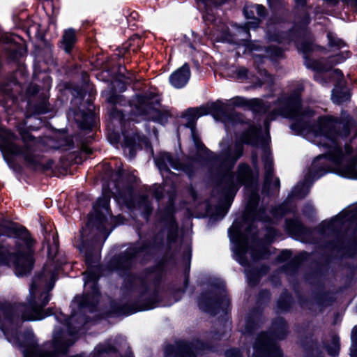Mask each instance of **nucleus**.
I'll return each instance as SVG.
<instances>
[{
    "label": "nucleus",
    "instance_id": "09e8293b",
    "mask_svg": "<svg viewBox=\"0 0 357 357\" xmlns=\"http://www.w3.org/2000/svg\"><path fill=\"white\" fill-rule=\"evenodd\" d=\"M118 139H115L114 141L111 142L112 144H115L118 142Z\"/></svg>",
    "mask_w": 357,
    "mask_h": 357
},
{
    "label": "nucleus",
    "instance_id": "79ce46f5",
    "mask_svg": "<svg viewBox=\"0 0 357 357\" xmlns=\"http://www.w3.org/2000/svg\"><path fill=\"white\" fill-rule=\"evenodd\" d=\"M297 6H303L306 1V0H295Z\"/></svg>",
    "mask_w": 357,
    "mask_h": 357
},
{
    "label": "nucleus",
    "instance_id": "ea45409f",
    "mask_svg": "<svg viewBox=\"0 0 357 357\" xmlns=\"http://www.w3.org/2000/svg\"><path fill=\"white\" fill-rule=\"evenodd\" d=\"M56 249H57V245H55V251L52 252L50 249L49 250V252H48L49 257H52V258L54 257V256L56 255Z\"/></svg>",
    "mask_w": 357,
    "mask_h": 357
},
{
    "label": "nucleus",
    "instance_id": "f257e3e1",
    "mask_svg": "<svg viewBox=\"0 0 357 357\" xmlns=\"http://www.w3.org/2000/svg\"><path fill=\"white\" fill-rule=\"evenodd\" d=\"M303 86H300L291 95L282 96L271 107L270 103L260 99L251 100L254 109L259 112L268 113L264 121L266 135L261 136L260 130L248 124L244 126L248 130L244 132L234 144H231L229 137L220 142V153L217 155L211 151L204 152L211 173L222 175L218 190L221 191L227 206L220 207L223 217L227 212L231 199L233 198L239 187L244 184L250 190L248 185L253 181V173L250 167L241 163L237 169L236 176L231 172L236 161L243 153V143L252 146L265 144L269 139V121L278 116L292 120L291 129L296 135H303L307 140L328 148L327 154L317 156L312 162L305 181L299 183L291 192V196L301 199L305 197L310 190L308 178L317 179L330 171L328 162L335 166V172L342 177L357 179V134L347 139L352 126V119L345 111H342L340 119L332 116L319 117L316 125H312L311 118L314 115L312 110L301 107L300 94ZM357 226V204L350 206L342 210L338 215L321 224V233L324 235L335 234L349 228Z\"/></svg>",
    "mask_w": 357,
    "mask_h": 357
},
{
    "label": "nucleus",
    "instance_id": "a19ab883",
    "mask_svg": "<svg viewBox=\"0 0 357 357\" xmlns=\"http://www.w3.org/2000/svg\"><path fill=\"white\" fill-rule=\"evenodd\" d=\"M312 206L309 205L306 207V208L305 209L304 212L307 213V214H310L311 211H312Z\"/></svg>",
    "mask_w": 357,
    "mask_h": 357
},
{
    "label": "nucleus",
    "instance_id": "5701e85b",
    "mask_svg": "<svg viewBox=\"0 0 357 357\" xmlns=\"http://www.w3.org/2000/svg\"><path fill=\"white\" fill-rule=\"evenodd\" d=\"M327 38L328 40L329 47L331 49H333L334 51H335L337 50H340L346 46L345 43L340 38H338L333 33H331V32L328 33Z\"/></svg>",
    "mask_w": 357,
    "mask_h": 357
},
{
    "label": "nucleus",
    "instance_id": "412c9836",
    "mask_svg": "<svg viewBox=\"0 0 357 357\" xmlns=\"http://www.w3.org/2000/svg\"><path fill=\"white\" fill-rule=\"evenodd\" d=\"M124 135V153L126 155H128L130 158H132L137 151V139H139V136L135 135L132 137H130L128 135Z\"/></svg>",
    "mask_w": 357,
    "mask_h": 357
},
{
    "label": "nucleus",
    "instance_id": "c756f323",
    "mask_svg": "<svg viewBox=\"0 0 357 357\" xmlns=\"http://www.w3.org/2000/svg\"><path fill=\"white\" fill-rule=\"evenodd\" d=\"M177 226L175 224L174 220H171V231L168 235V239L170 241H174L176 237Z\"/></svg>",
    "mask_w": 357,
    "mask_h": 357
},
{
    "label": "nucleus",
    "instance_id": "a878e982",
    "mask_svg": "<svg viewBox=\"0 0 357 357\" xmlns=\"http://www.w3.org/2000/svg\"><path fill=\"white\" fill-rule=\"evenodd\" d=\"M243 324H245V328H241V331L243 334H245L251 333L254 329L256 324L255 320H252L248 317L246 320L244 321Z\"/></svg>",
    "mask_w": 357,
    "mask_h": 357
},
{
    "label": "nucleus",
    "instance_id": "c03bdc74",
    "mask_svg": "<svg viewBox=\"0 0 357 357\" xmlns=\"http://www.w3.org/2000/svg\"><path fill=\"white\" fill-rule=\"evenodd\" d=\"M326 1L330 2V3H333V4H335V3H336L338 1V0H326Z\"/></svg>",
    "mask_w": 357,
    "mask_h": 357
},
{
    "label": "nucleus",
    "instance_id": "6e6552de",
    "mask_svg": "<svg viewBox=\"0 0 357 357\" xmlns=\"http://www.w3.org/2000/svg\"><path fill=\"white\" fill-rule=\"evenodd\" d=\"M109 195L103 194L99 197L93 207V212L90 215L88 226L95 227L101 234L105 235V239L108 236V227L113 222L114 218L110 215L109 203Z\"/></svg>",
    "mask_w": 357,
    "mask_h": 357
},
{
    "label": "nucleus",
    "instance_id": "37998d69",
    "mask_svg": "<svg viewBox=\"0 0 357 357\" xmlns=\"http://www.w3.org/2000/svg\"><path fill=\"white\" fill-rule=\"evenodd\" d=\"M252 160L253 164L255 165L256 161H257V156L255 155H252Z\"/></svg>",
    "mask_w": 357,
    "mask_h": 357
},
{
    "label": "nucleus",
    "instance_id": "49530a36",
    "mask_svg": "<svg viewBox=\"0 0 357 357\" xmlns=\"http://www.w3.org/2000/svg\"><path fill=\"white\" fill-rule=\"evenodd\" d=\"M122 169H119V172H118V174H116V176H121V174H122Z\"/></svg>",
    "mask_w": 357,
    "mask_h": 357
},
{
    "label": "nucleus",
    "instance_id": "393cba45",
    "mask_svg": "<svg viewBox=\"0 0 357 357\" xmlns=\"http://www.w3.org/2000/svg\"><path fill=\"white\" fill-rule=\"evenodd\" d=\"M351 357H357V326H354L351 332Z\"/></svg>",
    "mask_w": 357,
    "mask_h": 357
},
{
    "label": "nucleus",
    "instance_id": "f03ea898",
    "mask_svg": "<svg viewBox=\"0 0 357 357\" xmlns=\"http://www.w3.org/2000/svg\"><path fill=\"white\" fill-rule=\"evenodd\" d=\"M32 245L26 229L0 223V264H13L17 276L25 275L33 268Z\"/></svg>",
    "mask_w": 357,
    "mask_h": 357
},
{
    "label": "nucleus",
    "instance_id": "0eeeda50",
    "mask_svg": "<svg viewBox=\"0 0 357 357\" xmlns=\"http://www.w3.org/2000/svg\"><path fill=\"white\" fill-rule=\"evenodd\" d=\"M160 102V96L154 92L137 95L132 100L137 115L143 116L144 119L164 124L167 121L170 114L168 110L161 107Z\"/></svg>",
    "mask_w": 357,
    "mask_h": 357
},
{
    "label": "nucleus",
    "instance_id": "c9c22d12",
    "mask_svg": "<svg viewBox=\"0 0 357 357\" xmlns=\"http://www.w3.org/2000/svg\"><path fill=\"white\" fill-rule=\"evenodd\" d=\"M291 256V253L290 250H283L281 252L280 255H279L278 258L280 261H286L288 259H289Z\"/></svg>",
    "mask_w": 357,
    "mask_h": 357
},
{
    "label": "nucleus",
    "instance_id": "6ab92c4d",
    "mask_svg": "<svg viewBox=\"0 0 357 357\" xmlns=\"http://www.w3.org/2000/svg\"><path fill=\"white\" fill-rule=\"evenodd\" d=\"M190 77V67L187 63L183 64L169 76L171 85L176 89L185 86Z\"/></svg>",
    "mask_w": 357,
    "mask_h": 357
},
{
    "label": "nucleus",
    "instance_id": "20e7f679",
    "mask_svg": "<svg viewBox=\"0 0 357 357\" xmlns=\"http://www.w3.org/2000/svg\"><path fill=\"white\" fill-rule=\"evenodd\" d=\"M208 113L211 114L216 120L222 121L225 123L227 132L229 131L231 126H238V121L241 119L240 116L237 114H231L229 116L225 115L223 104L219 100L211 103L208 106V111H206L205 108L189 109L188 111V122L186 123V126L190 128L191 136L198 154H201L204 152L208 153L209 150L207 149L200 141L199 137L196 133L194 125L199 117Z\"/></svg>",
    "mask_w": 357,
    "mask_h": 357
},
{
    "label": "nucleus",
    "instance_id": "4468645a",
    "mask_svg": "<svg viewBox=\"0 0 357 357\" xmlns=\"http://www.w3.org/2000/svg\"><path fill=\"white\" fill-rule=\"evenodd\" d=\"M259 195L257 192L250 190L245 211L243 215V220L246 225L254 220H265L264 217V210L257 208Z\"/></svg>",
    "mask_w": 357,
    "mask_h": 357
},
{
    "label": "nucleus",
    "instance_id": "de8ad7c7",
    "mask_svg": "<svg viewBox=\"0 0 357 357\" xmlns=\"http://www.w3.org/2000/svg\"><path fill=\"white\" fill-rule=\"evenodd\" d=\"M309 22V18L308 17H306L305 20H304V24H306Z\"/></svg>",
    "mask_w": 357,
    "mask_h": 357
},
{
    "label": "nucleus",
    "instance_id": "603ef678",
    "mask_svg": "<svg viewBox=\"0 0 357 357\" xmlns=\"http://www.w3.org/2000/svg\"><path fill=\"white\" fill-rule=\"evenodd\" d=\"M284 205H287V203H284V204L282 205V207L283 206V208H284Z\"/></svg>",
    "mask_w": 357,
    "mask_h": 357
},
{
    "label": "nucleus",
    "instance_id": "9d476101",
    "mask_svg": "<svg viewBox=\"0 0 357 357\" xmlns=\"http://www.w3.org/2000/svg\"><path fill=\"white\" fill-rule=\"evenodd\" d=\"M155 163L160 171L162 176L167 174L170 168L175 170H183L190 176L193 169L197 167L201 162L198 160H190L188 164L182 165L179 163L168 153H160L155 158Z\"/></svg>",
    "mask_w": 357,
    "mask_h": 357
},
{
    "label": "nucleus",
    "instance_id": "ddd939ff",
    "mask_svg": "<svg viewBox=\"0 0 357 357\" xmlns=\"http://www.w3.org/2000/svg\"><path fill=\"white\" fill-rule=\"evenodd\" d=\"M203 344L201 342L195 344L181 343L176 346L168 345L165 349V357H196L199 353V347Z\"/></svg>",
    "mask_w": 357,
    "mask_h": 357
},
{
    "label": "nucleus",
    "instance_id": "dca6fc26",
    "mask_svg": "<svg viewBox=\"0 0 357 357\" xmlns=\"http://www.w3.org/2000/svg\"><path fill=\"white\" fill-rule=\"evenodd\" d=\"M333 76L337 79V83L335 84L332 91V101L337 105H340L347 102L350 98V93L347 88H345L343 78V74L339 69L333 70Z\"/></svg>",
    "mask_w": 357,
    "mask_h": 357
},
{
    "label": "nucleus",
    "instance_id": "a211bd4d",
    "mask_svg": "<svg viewBox=\"0 0 357 357\" xmlns=\"http://www.w3.org/2000/svg\"><path fill=\"white\" fill-rule=\"evenodd\" d=\"M160 297L158 292L155 290H151L146 286L142 287L140 290V305L138 310H146L158 306Z\"/></svg>",
    "mask_w": 357,
    "mask_h": 357
},
{
    "label": "nucleus",
    "instance_id": "473e14b6",
    "mask_svg": "<svg viewBox=\"0 0 357 357\" xmlns=\"http://www.w3.org/2000/svg\"><path fill=\"white\" fill-rule=\"evenodd\" d=\"M226 357H242L239 350L236 349H229L225 352Z\"/></svg>",
    "mask_w": 357,
    "mask_h": 357
},
{
    "label": "nucleus",
    "instance_id": "3c124183",
    "mask_svg": "<svg viewBox=\"0 0 357 357\" xmlns=\"http://www.w3.org/2000/svg\"><path fill=\"white\" fill-rule=\"evenodd\" d=\"M281 209L282 210V211H283V213H287V211H284V209L283 206L282 207V208H281Z\"/></svg>",
    "mask_w": 357,
    "mask_h": 357
},
{
    "label": "nucleus",
    "instance_id": "1a4fd4ad",
    "mask_svg": "<svg viewBox=\"0 0 357 357\" xmlns=\"http://www.w3.org/2000/svg\"><path fill=\"white\" fill-rule=\"evenodd\" d=\"M297 48L304 54V63L306 68L316 71L317 73H321L330 70L334 65L344 61L350 56L349 51H342L336 55L337 59L330 57L328 59L314 60L307 57V53L313 50V44L311 42L303 41L297 43Z\"/></svg>",
    "mask_w": 357,
    "mask_h": 357
},
{
    "label": "nucleus",
    "instance_id": "4c0bfd02",
    "mask_svg": "<svg viewBox=\"0 0 357 357\" xmlns=\"http://www.w3.org/2000/svg\"><path fill=\"white\" fill-rule=\"evenodd\" d=\"M305 255V253H302L300 255L297 256L296 258L294 259V262L296 265H298L300 261L303 259H304V257Z\"/></svg>",
    "mask_w": 357,
    "mask_h": 357
},
{
    "label": "nucleus",
    "instance_id": "2f4dec72",
    "mask_svg": "<svg viewBox=\"0 0 357 357\" xmlns=\"http://www.w3.org/2000/svg\"><path fill=\"white\" fill-rule=\"evenodd\" d=\"M248 70L244 67H239L236 70V76L238 79L245 78L247 75Z\"/></svg>",
    "mask_w": 357,
    "mask_h": 357
},
{
    "label": "nucleus",
    "instance_id": "2eb2a0df",
    "mask_svg": "<svg viewBox=\"0 0 357 357\" xmlns=\"http://www.w3.org/2000/svg\"><path fill=\"white\" fill-rule=\"evenodd\" d=\"M218 294L222 295V298L221 301L218 299H212L209 298H206L205 296H202L199 300V307L211 314H217L216 308L219 307L220 305H222L224 307H227L229 303V300L226 295H225V284L223 282H220L218 287Z\"/></svg>",
    "mask_w": 357,
    "mask_h": 357
},
{
    "label": "nucleus",
    "instance_id": "f8f14e48",
    "mask_svg": "<svg viewBox=\"0 0 357 357\" xmlns=\"http://www.w3.org/2000/svg\"><path fill=\"white\" fill-rule=\"evenodd\" d=\"M262 160L264 165L265 178L264 190L267 193L277 191L280 187V180L273 177V160L271 153L266 149H264Z\"/></svg>",
    "mask_w": 357,
    "mask_h": 357
},
{
    "label": "nucleus",
    "instance_id": "8fccbe9b",
    "mask_svg": "<svg viewBox=\"0 0 357 357\" xmlns=\"http://www.w3.org/2000/svg\"><path fill=\"white\" fill-rule=\"evenodd\" d=\"M227 328L230 331V324H227Z\"/></svg>",
    "mask_w": 357,
    "mask_h": 357
},
{
    "label": "nucleus",
    "instance_id": "7c9ffc66",
    "mask_svg": "<svg viewBox=\"0 0 357 357\" xmlns=\"http://www.w3.org/2000/svg\"><path fill=\"white\" fill-rule=\"evenodd\" d=\"M225 1L226 0H221V2L218 3V1L215 0H199V3H203L206 7L210 8L213 6H218Z\"/></svg>",
    "mask_w": 357,
    "mask_h": 357
},
{
    "label": "nucleus",
    "instance_id": "9b49d317",
    "mask_svg": "<svg viewBox=\"0 0 357 357\" xmlns=\"http://www.w3.org/2000/svg\"><path fill=\"white\" fill-rule=\"evenodd\" d=\"M244 15L248 21L245 26H239L238 32L244 37L242 38L245 40L250 37L249 29L257 27L261 22V19L265 16V8L259 4L247 5L243 9Z\"/></svg>",
    "mask_w": 357,
    "mask_h": 357
},
{
    "label": "nucleus",
    "instance_id": "72a5a7b5",
    "mask_svg": "<svg viewBox=\"0 0 357 357\" xmlns=\"http://www.w3.org/2000/svg\"><path fill=\"white\" fill-rule=\"evenodd\" d=\"M268 53L271 56L274 57H279L282 54V51L280 48H277L275 47H271L268 50Z\"/></svg>",
    "mask_w": 357,
    "mask_h": 357
},
{
    "label": "nucleus",
    "instance_id": "7ed1b4c3",
    "mask_svg": "<svg viewBox=\"0 0 357 357\" xmlns=\"http://www.w3.org/2000/svg\"><path fill=\"white\" fill-rule=\"evenodd\" d=\"M17 137L8 130L0 131V150L4 158L9 155L21 157L26 165L36 170H43L51 167V165H45L43 159L36 152L34 139H30L24 142V147L18 146L16 141Z\"/></svg>",
    "mask_w": 357,
    "mask_h": 357
},
{
    "label": "nucleus",
    "instance_id": "f704fd0d",
    "mask_svg": "<svg viewBox=\"0 0 357 357\" xmlns=\"http://www.w3.org/2000/svg\"><path fill=\"white\" fill-rule=\"evenodd\" d=\"M153 187L155 188V191H154L155 197L157 199H161L163 197V194H162L163 188L160 185H155Z\"/></svg>",
    "mask_w": 357,
    "mask_h": 357
},
{
    "label": "nucleus",
    "instance_id": "cd10ccee",
    "mask_svg": "<svg viewBox=\"0 0 357 357\" xmlns=\"http://www.w3.org/2000/svg\"><path fill=\"white\" fill-rule=\"evenodd\" d=\"M111 116L113 121H116L121 123L124 119V115L120 111L117 110L115 107L112 106L111 109Z\"/></svg>",
    "mask_w": 357,
    "mask_h": 357
},
{
    "label": "nucleus",
    "instance_id": "c85d7f7f",
    "mask_svg": "<svg viewBox=\"0 0 357 357\" xmlns=\"http://www.w3.org/2000/svg\"><path fill=\"white\" fill-rule=\"evenodd\" d=\"M85 258H86V264L92 266H93V264L96 263L99 259V255L98 252H96L93 256L91 255L89 252H86L85 253Z\"/></svg>",
    "mask_w": 357,
    "mask_h": 357
},
{
    "label": "nucleus",
    "instance_id": "e433bc0d",
    "mask_svg": "<svg viewBox=\"0 0 357 357\" xmlns=\"http://www.w3.org/2000/svg\"><path fill=\"white\" fill-rule=\"evenodd\" d=\"M231 104L235 105H243L245 103L246 100L241 97H236L231 100Z\"/></svg>",
    "mask_w": 357,
    "mask_h": 357
},
{
    "label": "nucleus",
    "instance_id": "b1692460",
    "mask_svg": "<svg viewBox=\"0 0 357 357\" xmlns=\"http://www.w3.org/2000/svg\"><path fill=\"white\" fill-rule=\"evenodd\" d=\"M327 349L330 355L335 356L340 350L339 337L334 335L331 337V343L327 346Z\"/></svg>",
    "mask_w": 357,
    "mask_h": 357
},
{
    "label": "nucleus",
    "instance_id": "58836bf2",
    "mask_svg": "<svg viewBox=\"0 0 357 357\" xmlns=\"http://www.w3.org/2000/svg\"><path fill=\"white\" fill-rule=\"evenodd\" d=\"M314 79L315 80H317V82H320V83H325L326 82L324 80V79L321 77V75L319 74H317L314 75Z\"/></svg>",
    "mask_w": 357,
    "mask_h": 357
},
{
    "label": "nucleus",
    "instance_id": "bb28decb",
    "mask_svg": "<svg viewBox=\"0 0 357 357\" xmlns=\"http://www.w3.org/2000/svg\"><path fill=\"white\" fill-rule=\"evenodd\" d=\"M128 193V197H127L126 195H123L121 192H118V197L119 199H122V202L127 204L129 207L132 205V190L129 188L127 190Z\"/></svg>",
    "mask_w": 357,
    "mask_h": 357
},
{
    "label": "nucleus",
    "instance_id": "f3484780",
    "mask_svg": "<svg viewBox=\"0 0 357 357\" xmlns=\"http://www.w3.org/2000/svg\"><path fill=\"white\" fill-rule=\"evenodd\" d=\"M149 250L148 247L135 245L128 248L123 256L119 258L116 268L123 269L129 268L134 259H137L144 255Z\"/></svg>",
    "mask_w": 357,
    "mask_h": 357
},
{
    "label": "nucleus",
    "instance_id": "423d86ee",
    "mask_svg": "<svg viewBox=\"0 0 357 357\" xmlns=\"http://www.w3.org/2000/svg\"><path fill=\"white\" fill-rule=\"evenodd\" d=\"M272 333H261L257 337L253 347V357H282V352L273 340L283 339L287 333V327L282 318L276 319L272 325Z\"/></svg>",
    "mask_w": 357,
    "mask_h": 357
},
{
    "label": "nucleus",
    "instance_id": "a18cd8bd",
    "mask_svg": "<svg viewBox=\"0 0 357 357\" xmlns=\"http://www.w3.org/2000/svg\"><path fill=\"white\" fill-rule=\"evenodd\" d=\"M84 151H85L87 154H89V153H91V150H90L89 149H88V148H86V149H84Z\"/></svg>",
    "mask_w": 357,
    "mask_h": 357
},
{
    "label": "nucleus",
    "instance_id": "aec40b11",
    "mask_svg": "<svg viewBox=\"0 0 357 357\" xmlns=\"http://www.w3.org/2000/svg\"><path fill=\"white\" fill-rule=\"evenodd\" d=\"M77 41L75 31L73 29H68L64 31L61 44L66 52H70Z\"/></svg>",
    "mask_w": 357,
    "mask_h": 357
},
{
    "label": "nucleus",
    "instance_id": "39448f33",
    "mask_svg": "<svg viewBox=\"0 0 357 357\" xmlns=\"http://www.w3.org/2000/svg\"><path fill=\"white\" fill-rule=\"evenodd\" d=\"M229 234L233 243L232 250L235 254V259L242 266H245L248 264L245 255L250 243H251V256L253 259L264 257L263 254L258 253L252 248L254 245H256L255 232L252 231V225H249L245 233L243 234L241 228L236 222H234L229 229Z\"/></svg>",
    "mask_w": 357,
    "mask_h": 357
},
{
    "label": "nucleus",
    "instance_id": "4be33fe9",
    "mask_svg": "<svg viewBox=\"0 0 357 357\" xmlns=\"http://www.w3.org/2000/svg\"><path fill=\"white\" fill-rule=\"evenodd\" d=\"M286 229L291 235H300L303 231V225L297 220H287Z\"/></svg>",
    "mask_w": 357,
    "mask_h": 357
}]
</instances>
